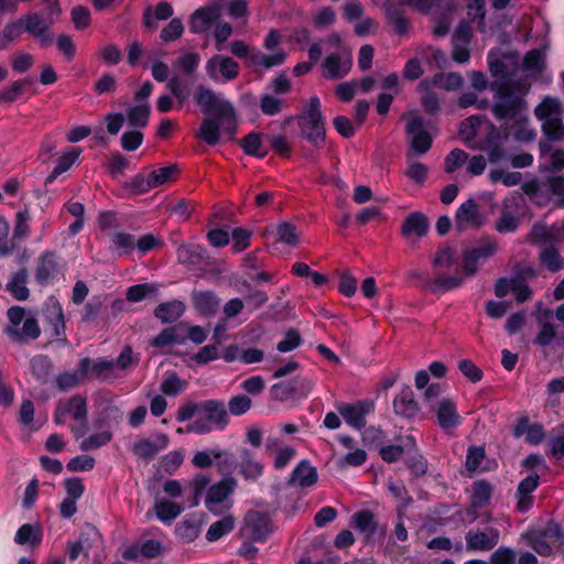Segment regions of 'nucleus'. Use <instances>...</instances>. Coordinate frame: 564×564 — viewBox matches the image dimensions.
Wrapping results in <instances>:
<instances>
[{
	"label": "nucleus",
	"mask_w": 564,
	"mask_h": 564,
	"mask_svg": "<svg viewBox=\"0 0 564 564\" xmlns=\"http://www.w3.org/2000/svg\"><path fill=\"white\" fill-rule=\"evenodd\" d=\"M194 100L207 116L202 120L196 137L209 145L217 144L221 133L228 140H232L237 131V112L232 104L203 85L196 87Z\"/></svg>",
	"instance_id": "obj_1"
},
{
	"label": "nucleus",
	"mask_w": 564,
	"mask_h": 564,
	"mask_svg": "<svg viewBox=\"0 0 564 564\" xmlns=\"http://www.w3.org/2000/svg\"><path fill=\"white\" fill-rule=\"evenodd\" d=\"M531 83L527 77L495 82L491 85L494 99L490 110L497 121L509 124L513 120H523L528 112L525 96L530 91Z\"/></svg>",
	"instance_id": "obj_2"
},
{
	"label": "nucleus",
	"mask_w": 564,
	"mask_h": 564,
	"mask_svg": "<svg viewBox=\"0 0 564 564\" xmlns=\"http://www.w3.org/2000/svg\"><path fill=\"white\" fill-rule=\"evenodd\" d=\"M534 116L542 122V132L550 141H564V105L552 96H546L534 108Z\"/></svg>",
	"instance_id": "obj_3"
},
{
	"label": "nucleus",
	"mask_w": 564,
	"mask_h": 564,
	"mask_svg": "<svg viewBox=\"0 0 564 564\" xmlns=\"http://www.w3.org/2000/svg\"><path fill=\"white\" fill-rule=\"evenodd\" d=\"M301 134L316 149L323 148L326 140L325 122L317 97L310 99L306 110L297 117Z\"/></svg>",
	"instance_id": "obj_4"
},
{
	"label": "nucleus",
	"mask_w": 564,
	"mask_h": 564,
	"mask_svg": "<svg viewBox=\"0 0 564 564\" xmlns=\"http://www.w3.org/2000/svg\"><path fill=\"white\" fill-rule=\"evenodd\" d=\"M200 412L204 420H196L187 427L188 432L199 434L208 433L212 426L218 430H224L229 424V413L226 409L225 402L217 399H209L199 402Z\"/></svg>",
	"instance_id": "obj_5"
},
{
	"label": "nucleus",
	"mask_w": 564,
	"mask_h": 564,
	"mask_svg": "<svg viewBox=\"0 0 564 564\" xmlns=\"http://www.w3.org/2000/svg\"><path fill=\"white\" fill-rule=\"evenodd\" d=\"M50 10L51 13L46 18L40 12H32L22 17L24 32L37 40L42 47L52 44L53 37L50 29L55 22L54 15L57 18L61 14V8L56 2H50Z\"/></svg>",
	"instance_id": "obj_6"
},
{
	"label": "nucleus",
	"mask_w": 564,
	"mask_h": 564,
	"mask_svg": "<svg viewBox=\"0 0 564 564\" xmlns=\"http://www.w3.org/2000/svg\"><path fill=\"white\" fill-rule=\"evenodd\" d=\"M405 132L410 137V148L406 159H415L430 151L433 139L424 128V119L417 115H410L405 124Z\"/></svg>",
	"instance_id": "obj_7"
},
{
	"label": "nucleus",
	"mask_w": 564,
	"mask_h": 564,
	"mask_svg": "<svg viewBox=\"0 0 564 564\" xmlns=\"http://www.w3.org/2000/svg\"><path fill=\"white\" fill-rule=\"evenodd\" d=\"M272 531L268 513L250 510L243 518L240 535L243 540L263 541Z\"/></svg>",
	"instance_id": "obj_8"
},
{
	"label": "nucleus",
	"mask_w": 564,
	"mask_h": 564,
	"mask_svg": "<svg viewBox=\"0 0 564 564\" xmlns=\"http://www.w3.org/2000/svg\"><path fill=\"white\" fill-rule=\"evenodd\" d=\"M561 530L557 524L549 523L543 530L528 533V544L540 555L550 556L553 547L561 544Z\"/></svg>",
	"instance_id": "obj_9"
},
{
	"label": "nucleus",
	"mask_w": 564,
	"mask_h": 564,
	"mask_svg": "<svg viewBox=\"0 0 564 564\" xmlns=\"http://www.w3.org/2000/svg\"><path fill=\"white\" fill-rule=\"evenodd\" d=\"M205 69L213 82H230L238 77L240 67L231 57L217 54L206 62Z\"/></svg>",
	"instance_id": "obj_10"
},
{
	"label": "nucleus",
	"mask_w": 564,
	"mask_h": 564,
	"mask_svg": "<svg viewBox=\"0 0 564 564\" xmlns=\"http://www.w3.org/2000/svg\"><path fill=\"white\" fill-rule=\"evenodd\" d=\"M486 223V216L481 213V208L475 199L469 198L456 210L455 227L458 231L466 229H479Z\"/></svg>",
	"instance_id": "obj_11"
},
{
	"label": "nucleus",
	"mask_w": 564,
	"mask_h": 564,
	"mask_svg": "<svg viewBox=\"0 0 564 564\" xmlns=\"http://www.w3.org/2000/svg\"><path fill=\"white\" fill-rule=\"evenodd\" d=\"M408 280H417L422 282L432 293H444L459 288L463 284V278L459 274H435L431 279L427 274L420 270H412L408 273Z\"/></svg>",
	"instance_id": "obj_12"
},
{
	"label": "nucleus",
	"mask_w": 564,
	"mask_h": 564,
	"mask_svg": "<svg viewBox=\"0 0 564 564\" xmlns=\"http://www.w3.org/2000/svg\"><path fill=\"white\" fill-rule=\"evenodd\" d=\"M466 550L469 552H488L494 550L500 541L498 529L488 527L484 530L470 529L465 534Z\"/></svg>",
	"instance_id": "obj_13"
},
{
	"label": "nucleus",
	"mask_w": 564,
	"mask_h": 564,
	"mask_svg": "<svg viewBox=\"0 0 564 564\" xmlns=\"http://www.w3.org/2000/svg\"><path fill=\"white\" fill-rule=\"evenodd\" d=\"M79 371L83 377L95 378L100 382H113L121 378V373L115 369L112 360L97 359L94 362L89 358L79 361Z\"/></svg>",
	"instance_id": "obj_14"
},
{
	"label": "nucleus",
	"mask_w": 564,
	"mask_h": 564,
	"mask_svg": "<svg viewBox=\"0 0 564 564\" xmlns=\"http://www.w3.org/2000/svg\"><path fill=\"white\" fill-rule=\"evenodd\" d=\"M312 382L303 377H295L288 382L275 383L271 387L270 393L276 401H286L294 397H305L312 390Z\"/></svg>",
	"instance_id": "obj_15"
},
{
	"label": "nucleus",
	"mask_w": 564,
	"mask_h": 564,
	"mask_svg": "<svg viewBox=\"0 0 564 564\" xmlns=\"http://www.w3.org/2000/svg\"><path fill=\"white\" fill-rule=\"evenodd\" d=\"M375 404L372 401H359L356 403H340L337 410L347 424L352 427L361 429L366 425V415L372 412Z\"/></svg>",
	"instance_id": "obj_16"
},
{
	"label": "nucleus",
	"mask_w": 564,
	"mask_h": 564,
	"mask_svg": "<svg viewBox=\"0 0 564 564\" xmlns=\"http://www.w3.org/2000/svg\"><path fill=\"white\" fill-rule=\"evenodd\" d=\"M221 17V7L219 3H213L202 7L194 11L189 17V30L198 34L207 31L212 24Z\"/></svg>",
	"instance_id": "obj_17"
},
{
	"label": "nucleus",
	"mask_w": 564,
	"mask_h": 564,
	"mask_svg": "<svg viewBox=\"0 0 564 564\" xmlns=\"http://www.w3.org/2000/svg\"><path fill=\"white\" fill-rule=\"evenodd\" d=\"M437 424L445 431L456 429L460 424V415L452 399H442L434 409Z\"/></svg>",
	"instance_id": "obj_18"
},
{
	"label": "nucleus",
	"mask_w": 564,
	"mask_h": 564,
	"mask_svg": "<svg viewBox=\"0 0 564 564\" xmlns=\"http://www.w3.org/2000/svg\"><path fill=\"white\" fill-rule=\"evenodd\" d=\"M351 65L350 57L343 58L338 53H333L323 62L322 75L327 79H339L349 73Z\"/></svg>",
	"instance_id": "obj_19"
},
{
	"label": "nucleus",
	"mask_w": 564,
	"mask_h": 564,
	"mask_svg": "<svg viewBox=\"0 0 564 564\" xmlns=\"http://www.w3.org/2000/svg\"><path fill=\"white\" fill-rule=\"evenodd\" d=\"M170 438L166 434H159L155 441L142 438L132 445V452L144 460L153 459L158 453L167 447Z\"/></svg>",
	"instance_id": "obj_20"
},
{
	"label": "nucleus",
	"mask_w": 564,
	"mask_h": 564,
	"mask_svg": "<svg viewBox=\"0 0 564 564\" xmlns=\"http://www.w3.org/2000/svg\"><path fill=\"white\" fill-rule=\"evenodd\" d=\"M429 228L430 221L427 217L420 212H414L405 217L401 226V234L405 238L414 237L417 240L426 236Z\"/></svg>",
	"instance_id": "obj_21"
},
{
	"label": "nucleus",
	"mask_w": 564,
	"mask_h": 564,
	"mask_svg": "<svg viewBox=\"0 0 564 564\" xmlns=\"http://www.w3.org/2000/svg\"><path fill=\"white\" fill-rule=\"evenodd\" d=\"M4 333L13 343L24 344L29 339H37L41 335V328L35 317H29L24 319L21 329L14 326H7Z\"/></svg>",
	"instance_id": "obj_22"
},
{
	"label": "nucleus",
	"mask_w": 564,
	"mask_h": 564,
	"mask_svg": "<svg viewBox=\"0 0 564 564\" xmlns=\"http://www.w3.org/2000/svg\"><path fill=\"white\" fill-rule=\"evenodd\" d=\"M318 475L315 467H313L307 460H302L293 469L288 485L291 487L307 488L312 487L317 482Z\"/></svg>",
	"instance_id": "obj_23"
},
{
	"label": "nucleus",
	"mask_w": 564,
	"mask_h": 564,
	"mask_svg": "<svg viewBox=\"0 0 564 564\" xmlns=\"http://www.w3.org/2000/svg\"><path fill=\"white\" fill-rule=\"evenodd\" d=\"M393 409L397 415L411 419L419 413V404L414 398V393L409 386H405L397 394L393 401Z\"/></svg>",
	"instance_id": "obj_24"
},
{
	"label": "nucleus",
	"mask_w": 564,
	"mask_h": 564,
	"mask_svg": "<svg viewBox=\"0 0 564 564\" xmlns=\"http://www.w3.org/2000/svg\"><path fill=\"white\" fill-rule=\"evenodd\" d=\"M58 272L57 256L54 251H45L37 259L35 279L40 284H47Z\"/></svg>",
	"instance_id": "obj_25"
},
{
	"label": "nucleus",
	"mask_w": 564,
	"mask_h": 564,
	"mask_svg": "<svg viewBox=\"0 0 564 564\" xmlns=\"http://www.w3.org/2000/svg\"><path fill=\"white\" fill-rule=\"evenodd\" d=\"M237 482L232 477L224 478L213 485L207 492L206 507L213 511V505L223 502L235 489Z\"/></svg>",
	"instance_id": "obj_26"
},
{
	"label": "nucleus",
	"mask_w": 564,
	"mask_h": 564,
	"mask_svg": "<svg viewBox=\"0 0 564 564\" xmlns=\"http://www.w3.org/2000/svg\"><path fill=\"white\" fill-rule=\"evenodd\" d=\"M29 281V271L26 268H21L12 274L10 281L7 283L6 289L18 301H25L30 296V291L26 286Z\"/></svg>",
	"instance_id": "obj_27"
},
{
	"label": "nucleus",
	"mask_w": 564,
	"mask_h": 564,
	"mask_svg": "<svg viewBox=\"0 0 564 564\" xmlns=\"http://www.w3.org/2000/svg\"><path fill=\"white\" fill-rule=\"evenodd\" d=\"M194 307L203 315H214L219 306V299L213 291H194L192 293Z\"/></svg>",
	"instance_id": "obj_28"
},
{
	"label": "nucleus",
	"mask_w": 564,
	"mask_h": 564,
	"mask_svg": "<svg viewBox=\"0 0 564 564\" xmlns=\"http://www.w3.org/2000/svg\"><path fill=\"white\" fill-rule=\"evenodd\" d=\"M492 486L486 480H478L474 482L473 496H471V509L468 510V514L471 516V520L477 518L475 511L476 508L485 507L491 499Z\"/></svg>",
	"instance_id": "obj_29"
},
{
	"label": "nucleus",
	"mask_w": 564,
	"mask_h": 564,
	"mask_svg": "<svg viewBox=\"0 0 564 564\" xmlns=\"http://www.w3.org/2000/svg\"><path fill=\"white\" fill-rule=\"evenodd\" d=\"M185 312V304L182 301H171L158 305L154 316L163 324L176 322Z\"/></svg>",
	"instance_id": "obj_30"
},
{
	"label": "nucleus",
	"mask_w": 564,
	"mask_h": 564,
	"mask_svg": "<svg viewBox=\"0 0 564 564\" xmlns=\"http://www.w3.org/2000/svg\"><path fill=\"white\" fill-rule=\"evenodd\" d=\"M539 485V476L538 475H531L527 478H524L518 486L517 489V508L520 511L528 510L532 505V497L531 492L538 487Z\"/></svg>",
	"instance_id": "obj_31"
},
{
	"label": "nucleus",
	"mask_w": 564,
	"mask_h": 564,
	"mask_svg": "<svg viewBox=\"0 0 564 564\" xmlns=\"http://www.w3.org/2000/svg\"><path fill=\"white\" fill-rule=\"evenodd\" d=\"M176 257L180 263L194 267L205 258V249L200 245H181Z\"/></svg>",
	"instance_id": "obj_32"
},
{
	"label": "nucleus",
	"mask_w": 564,
	"mask_h": 564,
	"mask_svg": "<svg viewBox=\"0 0 564 564\" xmlns=\"http://www.w3.org/2000/svg\"><path fill=\"white\" fill-rule=\"evenodd\" d=\"M455 248L447 245L440 247L432 259V265L436 274H445V271L449 270L455 263Z\"/></svg>",
	"instance_id": "obj_33"
},
{
	"label": "nucleus",
	"mask_w": 564,
	"mask_h": 564,
	"mask_svg": "<svg viewBox=\"0 0 564 564\" xmlns=\"http://www.w3.org/2000/svg\"><path fill=\"white\" fill-rule=\"evenodd\" d=\"M42 541V530L40 525L25 523L21 525L14 536V542L19 545L29 544L37 546Z\"/></svg>",
	"instance_id": "obj_34"
},
{
	"label": "nucleus",
	"mask_w": 564,
	"mask_h": 564,
	"mask_svg": "<svg viewBox=\"0 0 564 564\" xmlns=\"http://www.w3.org/2000/svg\"><path fill=\"white\" fill-rule=\"evenodd\" d=\"M240 458V473L246 479L256 480L262 475L263 465L248 449L241 451Z\"/></svg>",
	"instance_id": "obj_35"
},
{
	"label": "nucleus",
	"mask_w": 564,
	"mask_h": 564,
	"mask_svg": "<svg viewBox=\"0 0 564 564\" xmlns=\"http://www.w3.org/2000/svg\"><path fill=\"white\" fill-rule=\"evenodd\" d=\"M272 232L275 236L276 242L284 243L290 247H296L300 243V231L289 221L278 224Z\"/></svg>",
	"instance_id": "obj_36"
},
{
	"label": "nucleus",
	"mask_w": 564,
	"mask_h": 564,
	"mask_svg": "<svg viewBox=\"0 0 564 564\" xmlns=\"http://www.w3.org/2000/svg\"><path fill=\"white\" fill-rule=\"evenodd\" d=\"M351 524L358 531L365 533L367 538L371 536L378 528L375 514L370 510H361L354 513L351 517Z\"/></svg>",
	"instance_id": "obj_37"
},
{
	"label": "nucleus",
	"mask_w": 564,
	"mask_h": 564,
	"mask_svg": "<svg viewBox=\"0 0 564 564\" xmlns=\"http://www.w3.org/2000/svg\"><path fill=\"white\" fill-rule=\"evenodd\" d=\"M66 414L75 421L87 417V400L82 394H75L66 401H59Z\"/></svg>",
	"instance_id": "obj_38"
},
{
	"label": "nucleus",
	"mask_w": 564,
	"mask_h": 564,
	"mask_svg": "<svg viewBox=\"0 0 564 564\" xmlns=\"http://www.w3.org/2000/svg\"><path fill=\"white\" fill-rule=\"evenodd\" d=\"M235 523L236 519L231 514L212 523L206 532V540L209 542L218 541L234 530Z\"/></svg>",
	"instance_id": "obj_39"
},
{
	"label": "nucleus",
	"mask_w": 564,
	"mask_h": 564,
	"mask_svg": "<svg viewBox=\"0 0 564 564\" xmlns=\"http://www.w3.org/2000/svg\"><path fill=\"white\" fill-rule=\"evenodd\" d=\"M48 319L54 328V336H56L64 345L67 344L65 336V322L62 306L58 302H54L47 310Z\"/></svg>",
	"instance_id": "obj_40"
},
{
	"label": "nucleus",
	"mask_w": 564,
	"mask_h": 564,
	"mask_svg": "<svg viewBox=\"0 0 564 564\" xmlns=\"http://www.w3.org/2000/svg\"><path fill=\"white\" fill-rule=\"evenodd\" d=\"M151 107L148 102L130 107L127 110L128 122L132 127L143 128L148 124Z\"/></svg>",
	"instance_id": "obj_41"
},
{
	"label": "nucleus",
	"mask_w": 564,
	"mask_h": 564,
	"mask_svg": "<svg viewBox=\"0 0 564 564\" xmlns=\"http://www.w3.org/2000/svg\"><path fill=\"white\" fill-rule=\"evenodd\" d=\"M556 240L557 238L552 227L549 229L546 225L540 223L533 225L528 236V241L532 245L553 243Z\"/></svg>",
	"instance_id": "obj_42"
},
{
	"label": "nucleus",
	"mask_w": 564,
	"mask_h": 564,
	"mask_svg": "<svg viewBox=\"0 0 564 564\" xmlns=\"http://www.w3.org/2000/svg\"><path fill=\"white\" fill-rule=\"evenodd\" d=\"M432 86H437L444 90H457L463 86V77L458 73L436 74L430 82Z\"/></svg>",
	"instance_id": "obj_43"
},
{
	"label": "nucleus",
	"mask_w": 564,
	"mask_h": 564,
	"mask_svg": "<svg viewBox=\"0 0 564 564\" xmlns=\"http://www.w3.org/2000/svg\"><path fill=\"white\" fill-rule=\"evenodd\" d=\"M540 261L550 272L553 273L558 272L564 268V259L552 246L541 251Z\"/></svg>",
	"instance_id": "obj_44"
},
{
	"label": "nucleus",
	"mask_w": 564,
	"mask_h": 564,
	"mask_svg": "<svg viewBox=\"0 0 564 564\" xmlns=\"http://www.w3.org/2000/svg\"><path fill=\"white\" fill-rule=\"evenodd\" d=\"M200 63V55L196 52H186L176 57L173 66L186 75L193 74Z\"/></svg>",
	"instance_id": "obj_45"
},
{
	"label": "nucleus",
	"mask_w": 564,
	"mask_h": 564,
	"mask_svg": "<svg viewBox=\"0 0 564 564\" xmlns=\"http://www.w3.org/2000/svg\"><path fill=\"white\" fill-rule=\"evenodd\" d=\"M154 509L158 518L163 522L175 519L183 511V507L181 505L169 500L156 501Z\"/></svg>",
	"instance_id": "obj_46"
},
{
	"label": "nucleus",
	"mask_w": 564,
	"mask_h": 564,
	"mask_svg": "<svg viewBox=\"0 0 564 564\" xmlns=\"http://www.w3.org/2000/svg\"><path fill=\"white\" fill-rule=\"evenodd\" d=\"M508 126L513 129V137L521 142H531L534 140L536 133L529 126L528 112L524 113L523 120H513Z\"/></svg>",
	"instance_id": "obj_47"
},
{
	"label": "nucleus",
	"mask_w": 564,
	"mask_h": 564,
	"mask_svg": "<svg viewBox=\"0 0 564 564\" xmlns=\"http://www.w3.org/2000/svg\"><path fill=\"white\" fill-rule=\"evenodd\" d=\"M481 123V116H470L460 122L458 133L465 143H469L474 140Z\"/></svg>",
	"instance_id": "obj_48"
},
{
	"label": "nucleus",
	"mask_w": 564,
	"mask_h": 564,
	"mask_svg": "<svg viewBox=\"0 0 564 564\" xmlns=\"http://www.w3.org/2000/svg\"><path fill=\"white\" fill-rule=\"evenodd\" d=\"M420 88L424 91L421 102L425 111L431 115L437 113L440 111V100L437 95L431 90L432 84L429 80H424L420 84Z\"/></svg>",
	"instance_id": "obj_49"
},
{
	"label": "nucleus",
	"mask_w": 564,
	"mask_h": 564,
	"mask_svg": "<svg viewBox=\"0 0 564 564\" xmlns=\"http://www.w3.org/2000/svg\"><path fill=\"white\" fill-rule=\"evenodd\" d=\"M240 145L248 155L258 158H264L267 155V151L260 152V149L262 148V135L260 133H249L240 140Z\"/></svg>",
	"instance_id": "obj_50"
},
{
	"label": "nucleus",
	"mask_w": 564,
	"mask_h": 564,
	"mask_svg": "<svg viewBox=\"0 0 564 564\" xmlns=\"http://www.w3.org/2000/svg\"><path fill=\"white\" fill-rule=\"evenodd\" d=\"M178 174V167L175 164L153 170L149 175L154 187L164 185L173 181Z\"/></svg>",
	"instance_id": "obj_51"
},
{
	"label": "nucleus",
	"mask_w": 564,
	"mask_h": 564,
	"mask_svg": "<svg viewBox=\"0 0 564 564\" xmlns=\"http://www.w3.org/2000/svg\"><path fill=\"white\" fill-rule=\"evenodd\" d=\"M177 535L185 542H193L199 534V523L193 518L184 519L176 525Z\"/></svg>",
	"instance_id": "obj_52"
},
{
	"label": "nucleus",
	"mask_w": 564,
	"mask_h": 564,
	"mask_svg": "<svg viewBox=\"0 0 564 564\" xmlns=\"http://www.w3.org/2000/svg\"><path fill=\"white\" fill-rule=\"evenodd\" d=\"M492 183L501 182L505 186H516L520 184L522 174L520 172H507L505 170H491L488 174Z\"/></svg>",
	"instance_id": "obj_53"
},
{
	"label": "nucleus",
	"mask_w": 564,
	"mask_h": 564,
	"mask_svg": "<svg viewBox=\"0 0 564 564\" xmlns=\"http://www.w3.org/2000/svg\"><path fill=\"white\" fill-rule=\"evenodd\" d=\"M478 262L479 260L475 254L468 249L463 252V261L462 268L456 269L454 274H459L463 278V281L466 278L474 276L478 271Z\"/></svg>",
	"instance_id": "obj_54"
},
{
	"label": "nucleus",
	"mask_w": 564,
	"mask_h": 564,
	"mask_svg": "<svg viewBox=\"0 0 564 564\" xmlns=\"http://www.w3.org/2000/svg\"><path fill=\"white\" fill-rule=\"evenodd\" d=\"M252 406L251 399L246 394H237L228 401V413L235 416H240L247 413Z\"/></svg>",
	"instance_id": "obj_55"
},
{
	"label": "nucleus",
	"mask_w": 564,
	"mask_h": 564,
	"mask_svg": "<svg viewBox=\"0 0 564 564\" xmlns=\"http://www.w3.org/2000/svg\"><path fill=\"white\" fill-rule=\"evenodd\" d=\"M184 32V25L181 18L172 19L160 33V39L163 42H173L178 40Z\"/></svg>",
	"instance_id": "obj_56"
},
{
	"label": "nucleus",
	"mask_w": 564,
	"mask_h": 564,
	"mask_svg": "<svg viewBox=\"0 0 564 564\" xmlns=\"http://www.w3.org/2000/svg\"><path fill=\"white\" fill-rule=\"evenodd\" d=\"M519 218L509 210H502L495 224V229L500 234L513 232L519 227Z\"/></svg>",
	"instance_id": "obj_57"
},
{
	"label": "nucleus",
	"mask_w": 564,
	"mask_h": 564,
	"mask_svg": "<svg viewBox=\"0 0 564 564\" xmlns=\"http://www.w3.org/2000/svg\"><path fill=\"white\" fill-rule=\"evenodd\" d=\"M406 161L409 166L405 171V175L414 183L423 184L426 180L429 167L414 159H406Z\"/></svg>",
	"instance_id": "obj_58"
},
{
	"label": "nucleus",
	"mask_w": 564,
	"mask_h": 564,
	"mask_svg": "<svg viewBox=\"0 0 564 564\" xmlns=\"http://www.w3.org/2000/svg\"><path fill=\"white\" fill-rule=\"evenodd\" d=\"M186 388V381L182 380L177 375L167 376L161 383V391L165 395L174 397Z\"/></svg>",
	"instance_id": "obj_59"
},
{
	"label": "nucleus",
	"mask_w": 564,
	"mask_h": 564,
	"mask_svg": "<svg viewBox=\"0 0 564 564\" xmlns=\"http://www.w3.org/2000/svg\"><path fill=\"white\" fill-rule=\"evenodd\" d=\"M137 364L138 358L133 355L132 348L130 346H126L119 357L116 360H112L115 369L121 375Z\"/></svg>",
	"instance_id": "obj_60"
},
{
	"label": "nucleus",
	"mask_w": 564,
	"mask_h": 564,
	"mask_svg": "<svg viewBox=\"0 0 564 564\" xmlns=\"http://www.w3.org/2000/svg\"><path fill=\"white\" fill-rule=\"evenodd\" d=\"M489 564H517V553L508 546H500L489 557Z\"/></svg>",
	"instance_id": "obj_61"
},
{
	"label": "nucleus",
	"mask_w": 564,
	"mask_h": 564,
	"mask_svg": "<svg viewBox=\"0 0 564 564\" xmlns=\"http://www.w3.org/2000/svg\"><path fill=\"white\" fill-rule=\"evenodd\" d=\"M468 154L460 150H452L444 160V170L446 173H453L456 169L460 167L466 163Z\"/></svg>",
	"instance_id": "obj_62"
},
{
	"label": "nucleus",
	"mask_w": 564,
	"mask_h": 564,
	"mask_svg": "<svg viewBox=\"0 0 564 564\" xmlns=\"http://www.w3.org/2000/svg\"><path fill=\"white\" fill-rule=\"evenodd\" d=\"M543 57L540 51H530L523 59V69L532 75H539L543 69Z\"/></svg>",
	"instance_id": "obj_63"
},
{
	"label": "nucleus",
	"mask_w": 564,
	"mask_h": 564,
	"mask_svg": "<svg viewBox=\"0 0 564 564\" xmlns=\"http://www.w3.org/2000/svg\"><path fill=\"white\" fill-rule=\"evenodd\" d=\"M51 369L52 362L48 357L40 355L32 358L31 370L36 378L45 380L48 377Z\"/></svg>",
	"instance_id": "obj_64"
}]
</instances>
